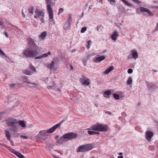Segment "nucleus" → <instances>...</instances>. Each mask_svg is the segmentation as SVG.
Segmentation results:
<instances>
[{
    "label": "nucleus",
    "mask_w": 158,
    "mask_h": 158,
    "mask_svg": "<svg viewBox=\"0 0 158 158\" xmlns=\"http://www.w3.org/2000/svg\"><path fill=\"white\" fill-rule=\"evenodd\" d=\"M27 41L29 48H27L24 50L23 54L26 57L33 58L38 55L37 50H38L39 47L31 38H28Z\"/></svg>",
    "instance_id": "nucleus-1"
},
{
    "label": "nucleus",
    "mask_w": 158,
    "mask_h": 158,
    "mask_svg": "<svg viewBox=\"0 0 158 158\" xmlns=\"http://www.w3.org/2000/svg\"><path fill=\"white\" fill-rule=\"evenodd\" d=\"M77 136L76 133L73 132L69 133L64 135L56 140V142L60 144H62L64 142L70 140L75 138Z\"/></svg>",
    "instance_id": "nucleus-2"
},
{
    "label": "nucleus",
    "mask_w": 158,
    "mask_h": 158,
    "mask_svg": "<svg viewBox=\"0 0 158 158\" xmlns=\"http://www.w3.org/2000/svg\"><path fill=\"white\" fill-rule=\"evenodd\" d=\"M47 4V9L49 17V22L53 21V11L52 7L55 5V3L52 2V0H45Z\"/></svg>",
    "instance_id": "nucleus-3"
},
{
    "label": "nucleus",
    "mask_w": 158,
    "mask_h": 158,
    "mask_svg": "<svg viewBox=\"0 0 158 158\" xmlns=\"http://www.w3.org/2000/svg\"><path fill=\"white\" fill-rule=\"evenodd\" d=\"M108 129L106 125L97 123L91 127L89 130L96 131H106Z\"/></svg>",
    "instance_id": "nucleus-4"
},
{
    "label": "nucleus",
    "mask_w": 158,
    "mask_h": 158,
    "mask_svg": "<svg viewBox=\"0 0 158 158\" xmlns=\"http://www.w3.org/2000/svg\"><path fill=\"white\" fill-rule=\"evenodd\" d=\"M92 148V146L90 144L82 145L78 147L77 151L78 152H85L91 150Z\"/></svg>",
    "instance_id": "nucleus-5"
},
{
    "label": "nucleus",
    "mask_w": 158,
    "mask_h": 158,
    "mask_svg": "<svg viewBox=\"0 0 158 158\" xmlns=\"http://www.w3.org/2000/svg\"><path fill=\"white\" fill-rule=\"evenodd\" d=\"M36 72V69L31 64H29L28 69L25 70L24 73L27 75H32L33 73Z\"/></svg>",
    "instance_id": "nucleus-6"
},
{
    "label": "nucleus",
    "mask_w": 158,
    "mask_h": 158,
    "mask_svg": "<svg viewBox=\"0 0 158 158\" xmlns=\"http://www.w3.org/2000/svg\"><path fill=\"white\" fill-rule=\"evenodd\" d=\"M81 83L83 85L88 86L90 84V80L88 78L86 79L85 76H83L80 80Z\"/></svg>",
    "instance_id": "nucleus-7"
},
{
    "label": "nucleus",
    "mask_w": 158,
    "mask_h": 158,
    "mask_svg": "<svg viewBox=\"0 0 158 158\" xmlns=\"http://www.w3.org/2000/svg\"><path fill=\"white\" fill-rule=\"evenodd\" d=\"M35 12V15L34 16V17L35 18H38L40 17H43L44 16V12L42 10H40L38 9H36Z\"/></svg>",
    "instance_id": "nucleus-8"
},
{
    "label": "nucleus",
    "mask_w": 158,
    "mask_h": 158,
    "mask_svg": "<svg viewBox=\"0 0 158 158\" xmlns=\"http://www.w3.org/2000/svg\"><path fill=\"white\" fill-rule=\"evenodd\" d=\"M6 123L8 125H18V121L15 118H11L6 121Z\"/></svg>",
    "instance_id": "nucleus-9"
},
{
    "label": "nucleus",
    "mask_w": 158,
    "mask_h": 158,
    "mask_svg": "<svg viewBox=\"0 0 158 158\" xmlns=\"http://www.w3.org/2000/svg\"><path fill=\"white\" fill-rule=\"evenodd\" d=\"M140 10L142 12H147L150 16H152L153 15L152 12L147 8L142 6H140Z\"/></svg>",
    "instance_id": "nucleus-10"
},
{
    "label": "nucleus",
    "mask_w": 158,
    "mask_h": 158,
    "mask_svg": "<svg viewBox=\"0 0 158 158\" xmlns=\"http://www.w3.org/2000/svg\"><path fill=\"white\" fill-rule=\"evenodd\" d=\"M47 130H43L40 131L37 135V137L38 138H42L43 137L47 136Z\"/></svg>",
    "instance_id": "nucleus-11"
},
{
    "label": "nucleus",
    "mask_w": 158,
    "mask_h": 158,
    "mask_svg": "<svg viewBox=\"0 0 158 158\" xmlns=\"http://www.w3.org/2000/svg\"><path fill=\"white\" fill-rule=\"evenodd\" d=\"M60 123H57L55 125L53 126L52 128L47 130V133H52L56 129L60 127Z\"/></svg>",
    "instance_id": "nucleus-12"
},
{
    "label": "nucleus",
    "mask_w": 158,
    "mask_h": 158,
    "mask_svg": "<svg viewBox=\"0 0 158 158\" xmlns=\"http://www.w3.org/2000/svg\"><path fill=\"white\" fill-rule=\"evenodd\" d=\"M153 136V133L151 131H148L145 134L146 138L148 141L150 140Z\"/></svg>",
    "instance_id": "nucleus-13"
},
{
    "label": "nucleus",
    "mask_w": 158,
    "mask_h": 158,
    "mask_svg": "<svg viewBox=\"0 0 158 158\" xmlns=\"http://www.w3.org/2000/svg\"><path fill=\"white\" fill-rule=\"evenodd\" d=\"M118 36V35L117 31L115 30L113 32L112 35L111 36V39L113 40H115Z\"/></svg>",
    "instance_id": "nucleus-14"
},
{
    "label": "nucleus",
    "mask_w": 158,
    "mask_h": 158,
    "mask_svg": "<svg viewBox=\"0 0 158 158\" xmlns=\"http://www.w3.org/2000/svg\"><path fill=\"white\" fill-rule=\"evenodd\" d=\"M49 67L51 70H56L57 68V65L54 61H52L51 64L49 65Z\"/></svg>",
    "instance_id": "nucleus-15"
},
{
    "label": "nucleus",
    "mask_w": 158,
    "mask_h": 158,
    "mask_svg": "<svg viewBox=\"0 0 158 158\" xmlns=\"http://www.w3.org/2000/svg\"><path fill=\"white\" fill-rule=\"evenodd\" d=\"M148 89L149 90L153 91L156 88V86L152 83H149L148 85Z\"/></svg>",
    "instance_id": "nucleus-16"
},
{
    "label": "nucleus",
    "mask_w": 158,
    "mask_h": 158,
    "mask_svg": "<svg viewBox=\"0 0 158 158\" xmlns=\"http://www.w3.org/2000/svg\"><path fill=\"white\" fill-rule=\"evenodd\" d=\"M106 57L104 56H100L97 57L95 60V62L96 63L99 62L104 60Z\"/></svg>",
    "instance_id": "nucleus-17"
},
{
    "label": "nucleus",
    "mask_w": 158,
    "mask_h": 158,
    "mask_svg": "<svg viewBox=\"0 0 158 158\" xmlns=\"http://www.w3.org/2000/svg\"><path fill=\"white\" fill-rule=\"evenodd\" d=\"M114 67L113 66L109 67L107 69H106L104 71V74H108L110 72L114 70Z\"/></svg>",
    "instance_id": "nucleus-18"
},
{
    "label": "nucleus",
    "mask_w": 158,
    "mask_h": 158,
    "mask_svg": "<svg viewBox=\"0 0 158 158\" xmlns=\"http://www.w3.org/2000/svg\"><path fill=\"white\" fill-rule=\"evenodd\" d=\"M131 52V55H132V57L135 60L138 57L137 52L135 50H132Z\"/></svg>",
    "instance_id": "nucleus-19"
},
{
    "label": "nucleus",
    "mask_w": 158,
    "mask_h": 158,
    "mask_svg": "<svg viewBox=\"0 0 158 158\" xmlns=\"http://www.w3.org/2000/svg\"><path fill=\"white\" fill-rule=\"evenodd\" d=\"M111 94V92L110 90H108L104 92L103 96L105 98H108L110 97V96Z\"/></svg>",
    "instance_id": "nucleus-20"
},
{
    "label": "nucleus",
    "mask_w": 158,
    "mask_h": 158,
    "mask_svg": "<svg viewBox=\"0 0 158 158\" xmlns=\"http://www.w3.org/2000/svg\"><path fill=\"white\" fill-rule=\"evenodd\" d=\"M17 125L14 126V125H10V130L13 132H15L17 131L18 127L17 126Z\"/></svg>",
    "instance_id": "nucleus-21"
},
{
    "label": "nucleus",
    "mask_w": 158,
    "mask_h": 158,
    "mask_svg": "<svg viewBox=\"0 0 158 158\" xmlns=\"http://www.w3.org/2000/svg\"><path fill=\"white\" fill-rule=\"evenodd\" d=\"M5 136L6 137L7 140H10V131L8 130H6L5 131Z\"/></svg>",
    "instance_id": "nucleus-22"
},
{
    "label": "nucleus",
    "mask_w": 158,
    "mask_h": 158,
    "mask_svg": "<svg viewBox=\"0 0 158 158\" xmlns=\"http://www.w3.org/2000/svg\"><path fill=\"white\" fill-rule=\"evenodd\" d=\"M71 23L66 22L64 24L63 28L65 30H67L69 29L70 27Z\"/></svg>",
    "instance_id": "nucleus-23"
},
{
    "label": "nucleus",
    "mask_w": 158,
    "mask_h": 158,
    "mask_svg": "<svg viewBox=\"0 0 158 158\" xmlns=\"http://www.w3.org/2000/svg\"><path fill=\"white\" fill-rule=\"evenodd\" d=\"M46 32L45 31L43 32L39 36V38L42 40L44 39V38L46 36Z\"/></svg>",
    "instance_id": "nucleus-24"
},
{
    "label": "nucleus",
    "mask_w": 158,
    "mask_h": 158,
    "mask_svg": "<svg viewBox=\"0 0 158 158\" xmlns=\"http://www.w3.org/2000/svg\"><path fill=\"white\" fill-rule=\"evenodd\" d=\"M18 123L23 127H26L25 123L23 120L19 121Z\"/></svg>",
    "instance_id": "nucleus-25"
},
{
    "label": "nucleus",
    "mask_w": 158,
    "mask_h": 158,
    "mask_svg": "<svg viewBox=\"0 0 158 158\" xmlns=\"http://www.w3.org/2000/svg\"><path fill=\"white\" fill-rule=\"evenodd\" d=\"M28 10L29 14L31 15H33L34 8L32 6L30 7L28 9Z\"/></svg>",
    "instance_id": "nucleus-26"
},
{
    "label": "nucleus",
    "mask_w": 158,
    "mask_h": 158,
    "mask_svg": "<svg viewBox=\"0 0 158 158\" xmlns=\"http://www.w3.org/2000/svg\"><path fill=\"white\" fill-rule=\"evenodd\" d=\"M132 80L131 77H130L128 79L127 81V85H130L132 84Z\"/></svg>",
    "instance_id": "nucleus-27"
},
{
    "label": "nucleus",
    "mask_w": 158,
    "mask_h": 158,
    "mask_svg": "<svg viewBox=\"0 0 158 158\" xmlns=\"http://www.w3.org/2000/svg\"><path fill=\"white\" fill-rule=\"evenodd\" d=\"M88 133L90 135H98L99 134V132L93 131H88Z\"/></svg>",
    "instance_id": "nucleus-28"
},
{
    "label": "nucleus",
    "mask_w": 158,
    "mask_h": 158,
    "mask_svg": "<svg viewBox=\"0 0 158 158\" xmlns=\"http://www.w3.org/2000/svg\"><path fill=\"white\" fill-rule=\"evenodd\" d=\"M103 27L102 26L99 25L97 26V31L99 32H101L103 29Z\"/></svg>",
    "instance_id": "nucleus-29"
},
{
    "label": "nucleus",
    "mask_w": 158,
    "mask_h": 158,
    "mask_svg": "<svg viewBox=\"0 0 158 158\" xmlns=\"http://www.w3.org/2000/svg\"><path fill=\"white\" fill-rule=\"evenodd\" d=\"M15 155H16L19 158H24V156L21 153L18 152H16V154Z\"/></svg>",
    "instance_id": "nucleus-30"
},
{
    "label": "nucleus",
    "mask_w": 158,
    "mask_h": 158,
    "mask_svg": "<svg viewBox=\"0 0 158 158\" xmlns=\"http://www.w3.org/2000/svg\"><path fill=\"white\" fill-rule=\"evenodd\" d=\"M113 95L114 98L115 100H118L119 99V97L118 94H116L114 93L113 94Z\"/></svg>",
    "instance_id": "nucleus-31"
},
{
    "label": "nucleus",
    "mask_w": 158,
    "mask_h": 158,
    "mask_svg": "<svg viewBox=\"0 0 158 158\" xmlns=\"http://www.w3.org/2000/svg\"><path fill=\"white\" fill-rule=\"evenodd\" d=\"M51 54V52L48 51L47 53H44L42 55L43 58L47 57L48 55H50Z\"/></svg>",
    "instance_id": "nucleus-32"
},
{
    "label": "nucleus",
    "mask_w": 158,
    "mask_h": 158,
    "mask_svg": "<svg viewBox=\"0 0 158 158\" xmlns=\"http://www.w3.org/2000/svg\"><path fill=\"white\" fill-rule=\"evenodd\" d=\"M73 20L71 16L70 15H69L68 20L66 22L68 23H71L72 22Z\"/></svg>",
    "instance_id": "nucleus-33"
},
{
    "label": "nucleus",
    "mask_w": 158,
    "mask_h": 158,
    "mask_svg": "<svg viewBox=\"0 0 158 158\" xmlns=\"http://www.w3.org/2000/svg\"><path fill=\"white\" fill-rule=\"evenodd\" d=\"M86 30V27H83L81 28V33H84Z\"/></svg>",
    "instance_id": "nucleus-34"
},
{
    "label": "nucleus",
    "mask_w": 158,
    "mask_h": 158,
    "mask_svg": "<svg viewBox=\"0 0 158 158\" xmlns=\"http://www.w3.org/2000/svg\"><path fill=\"white\" fill-rule=\"evenodd\" d=\"M64 11V9L62 8H60L59 10V12H58V14L60 15Z\"/></svg>",
    "instance_id": "nucleus-35"
},
{
    "label": "nucleus",
    "mask_w": 158,
    "mask_h": 158,
    "mask_svg": "<svg viewBox=\"0 0 158 158\" xmlns=\"http://www.w3.org/2000/svg\"><path fill=\"white\" fill-rule=\"evenodd\" d=\"M10 151L11 152L14 153L15 155L16 154V152H17L14 149H12L11 148H10Z\"/></svg>",
    "instance_id": "nucleus-36"
},
{
    "label": "nucleus",
    "mask_w": 158,
    "mask_h": 158,
    "mask_svg": "<svg viewBox=\"0 0 158 158\" xmlns=\"http://www.w3.org/2000/svg\"><path fill=\"white\" fill-rule=\"evenodd\" d=\"M67 118L66 117H64L63 120L60 123H60V125L63 123V122L65 121V120H66Z\"/></svg>",
    "instance_id": "nucleus-37"
},
{
    "label": "nucleus",
    "mask_w": 158,
    "mask_h": 158,
    "mask_svg": "<svg viewBox=\"0 0 158 158\" xmlns=\"http://www.w3.org/2000/svg\"><path fill=\"white\" fill-rule=\"evenodd\" d=\"M43 58L42 55H40L38 56L37 57H35V60L37 59H41V58Z\"/></svg>",
    "instance_id": "nucleus-38"
},
{
    "label": "nucleus",
    "mask_w": 158,
    "mask_h": 158,
    "mask_svg": "<svg viewBox=\"0 0 158 158\" xmlns=\"http://www.w3.org/2000/svg\"><path fill=\"white\" fill-rule=\"evenodd\" d=\"M133 72V70L131 69H129L127 70V72L129 74Z\"/></svg>",
    "instance_id": "nucleus-39"
},
{
    "label": "nucleus",
    "mask_w": 158,
    "mask_h": 158,
    "mask_svg": "<svg viewBox=\"0 0 158 158\" xmlns=\"http://www.w3.org/2000/svg\"><path fill=\"white\" fill-rule=\"evenodd\" d=\"M16 85V84L12 83L10 85V86L11 88H13Z\"/></svg>",
    "instance_id": "nucleus-40"
},
{
    "label": "nucleus",
    "mask_w": 158,
    "mask_h": 158,
    "mask_svg": "<svg viewBox=\"0 0 158 158\" xmlns=\"http://www.w3.org/2000/svg\"><path fill=\"white\" fill-rule=\"evenodd\" d=\"M124 3L127 6H130L131 5L130 3H129V2H127L126 1V2H125Z\"/></svg>",
    "instance_id": "nucleus-41"
},
{
    "label": "nucleus",
    "mask_w": 158,
    "mask_h": 158,
    "mask_svg": "<svg viewBox=\"0 0 158 158\" xmlns=\"http://www.w3.org/2000/svg\"><path fill=\"white\" fill-rule=\"evenodd\" d=\"M49 87L51 89H55V87L54 85L52 86H49Z\"/></svg>",
    "instance_id": "nucleus-42"
},
{
    "label": "nucleus",
    "mask_w": 158,
    "mask_h": 158,
    "mask_svg": "<svg viewBox=\"0 0 158 158\" xmlns=\"http://www.w3.org/2000/svg\"><path fill=\"white\" fill-rule=\"evenodd\" d=\"M155 30L156 31H158V22L157 23L156 27L155 29Z\"/></svg>",
    "instance_id": "nucleus-43"
},
{
    "label": "nucleus",
    "mask_w": 158,
    "mask_h": 158,
    "mask_svg": "<svg viewBox=\"0 0 158 158\" xmlns=\"http://www.w3.org/2000/svg\"><path fill=\"white\" fill-rule=\"evenodd\" d=\"M20 137L23 139H27L28 137L25 136L21 135Z\"/></svg>",
    "instance_id": "nucleus-44"
},
{
    "label": "nucleus",
    "mask_w": 158,
    "mask_h": 158,
    "mask_svg": "<svg viewBox=\"0 0 158 158\" xmlns=\"http://www.w3.org/2000/svg\"><path fill=\"white\" fill-rule=\"evenodd\" d=\"M109 1L111 4L113 5V3H112L115 2V0H108Z\"/></svg>",
    "instance_id": "nucleus-45"
},
{
    "label": "nucleus",
    "mask_w": 158,
    "mask_h": 158,
    "mask_svg": "<svg viewBox=\"0 0 158 158\" xmlns=\"http://www.w3.org/2000/svg\"><path fill=\"white\" fill-rule=\"evenodd\" d=\"M48 78H44V82H45V83H47V82L48 81Z\"/></svg>",
    "instance_id": "nucleus-46"
},
{
    "label": "nucleus",
    "mask_w": 158,
    "mask_h": 158,
    "mask_svg": "<svg viewBox=\"0 0 158 158\" xmlns=\"http://www.w3.org/2000/svg\"><path fill=\"white\" fill-rule=\"evenodd\" d=\"M4 34L6 37H7V38L9 37V35L6 32H4Z\"/></svg>",
    "instance_id": "nucleus-47"
},
{
    "label": "nucleus",
    "mask_w": 158,
    "mask_h": 158,
    "mask_svg": "<svg viewBox=\"0 0 158 158\" xmlns=\"http://www.w3.org/2000/svg\"><path fill=\"white\" fill-rule=\"evenodd\" d=\"M9 140L10 141V142L11 143L12 145L13 146H14V143L13 141H12L10 139V140Z\"/></svg>",
    "instance_id": "nucleus-48"
},
{
    "label": "nucleus",
    "mask_w": 158,
    "mask_h": 158,
    "mask_svg": "<svg viewBox=\"0 0 158 158\" xmlns=\"http://www.w3.org/2000/svg\"><path fill=\"white\" fill-rule=\"evenodd\" d=\"M92 41L91 40H89L87 42L88 45H90V44L91 43Z\"/></svg>",
    "instance_id": "nucleus-49"
},
{
    "label": "nucleus",
    "mask_w": 158,
    "mask_h": 158,
    "mask_svg": "<svg viewBox=\"0 0 158 158\" xmlns=\"http://www.w3.org/2000/svg\"><path fill=\"white\" fill-rule=\"evenodd\" d=\"M22 15L23 16V17H25V15L24 14V13H23V9H22Z\"/></svg>",
    "instance_id": "nucleus-50"
},
{
    "label": "nucleus",
    "mask_w": 158,
    "mask_h": 158,
    "mask_svg": "<svg viewBox=\"0 0 158 158\" xmlns=\"http://www.w3.org/2000/svg\"><path fill=\"white\" fill-rule=\"evenodd\" d=\"M131 0L132 1L134 2H136L137 3H139V1L138 0Z\"/></svg>",
    "instance_id": "nucleus-51"
},
{
    "label": "nucleus",
    "mask_w": 158,
    "mask_h": 158,
    "mask_svg": "<svg viewBox=\"0 0 158 158\" xmlns=\"http://www.w3.org/2000/svg\"><path fill=\"white\" fill-rule=\"evenodd\" d=\"M27 83L29 84H33V85H36V84L34 82V83H30L29 82H27Z\"/></svg>",
    "instance_id": "nucleus-52"
},
{
    "label": "nucleus",
    "mask_w": 158,
    "mask_h": 158,
    "mask_svg": "<svg viewBox=\"0 0 158 158\" xmlns=\"http://www.w3.org/2000/svg\"><path fill=\"white\" fill-rule=\"evenodd\" d=\"M3 23L0 20V25L2 26L3 25Z\"/></svg>",
    "instance_id": "nucleus-53"
},
{
    "label": "nucleus",
    "mask_w": 158,
    "mask_h": 158,
    "mask_svg": "<svg viewBox=\"0 0 158 158\" xmlns=\"http://www.w3.org/2000/svg\"><path fill=\"white\" fill-rule=\"evenodd\" d=\"M123 156H118V158H123Z\"/></svg>",
    "instance_id": "nucleus-54"
},
{
    "label": "nucleus",
    "mask_w": 158,
    "mask_h": 158,
    "mask_svg": "<svg viewBox=\"0 0 158 158\" xmlns=\"http://www.w3.org/2000/svg\"><path fill=\"white\" fill-rule=\"evenodd\" d=\"M42 18H41V20H40V21H41V23H42L44 22V20L43 19V17H42Z\"/></svg>",
    "instance_id": "nucleus-55"
},
{
    "label": "nucleus",
    "mask_w": 158,
    "mask_h": 158,
    "mask_svg": "<svg viewBox=\"0 0 158 158\" xmlns=\"http://www.w3.org/2000/svg\"><path fill=\"white\" fill-rule=\"evenodd\" d=\"M93 6V5H90L89 6V9H91V8H92V6Z\"/></svg>",
    "instance_id": "nucleus-56"
},
{
    "label": "nucleus",
    "mask_w": 158,
    "mask_h": 158,
    "mask_svg": "<svg viewBox=\"0 0 158 158\" xmlns=\"http://www.w3.org/2000/svg\"><path fill=\"white\" fill-rule=\"evenodd\" d=\"M57 91H59L60 92H61V90L60 88H57Z\"/></svg>",
    "instance_id": "nucleus-57"
},
{
    "label": "nucleus",
    "mask_w": 158,
    "mask_h": 158,
    "mask_svg": "<svg viewBox=\"0 0 158 158\" xmlns=\"http://www.w3.org/2000/svg\"><path fill=\"white\" fill-rule=\"evenodd\" d=\"M90 47V45H88L87 47V48L88 49H89V48Z\"/></svg>",
    "instance_id": "nucleus-58"
},
{
    "label": "nucleus",
    "mask_w": 158,
    "mask_h": 158,
    "mask_svg": "<svg viewBox=\"0 0 158 158\" xmlns=\"http://www.w3.org/2000/svg\"><path fill=\"white\" fill-rule=\"evenodd\" d=\"M123 154V153L122 152H120L118 153L119 155H121Z\"/></svg>",
    "instance_id": "nucleus-59"
},
{
    "label": "nucleus",
    "mask_w": 158,
    "mask_h": 158,
    "mask_svg": "<svg viewBox=\"0 0 158 158\" xmlns=\"http://www.w3.org/2000/svg\"><path fill=\"white\" fill-rule=\"evenodd\" d=\"M121 1H122L124 3H125V2H126V0H120Z\"/></svg>",
    "instance_id": "nucleus-60"
},
{
    "label": "nucleus",
    "mask_w": 158,
    "mask_h": 158,
    "mask_svg": "<svg viewBox=\"0 0 158 158\" xmlns=\"http://www.w3.org/2000/svg\"><path fill=\"white\" fill-rule=\"evenodd\" d=\"M108 114H111V113L110 112H109V111H107L106 112Z\"/></svg>",
    "instance_id": "nucleus-61"
},
{
    "label": "nucleus",
    "mask_w": 158,
    "mask_h": 158,
    "mask_svg": "<svg viewBox=\"0 0 158 158\" xmlns=\"http://www.w3.org/2000/svg\"><path fill=\"white\" fill-rule=\"evenodd\" d=\"M83 16V13H82V15H81V17H82Z\"/></svg>",
    "instance_id": "nucleus-62"
},
{
    "label": "nucleus",
    "mask_w": 158,
    "mask_h": 158,
    "mask_svg": "<svg viewBox=\"0 0 158 158\" xmlns=\"http://www.w3.org/2000/svg\"><path fill=\"white\" fill-rule=\"evenodd\" d=\"M92 158H95L93 156V157H92Z\"/></svg>",
    "instance_id": "nucleus-63"
},
{
    "label": "nucleus",
    "mask_w": 158,
    "mask_h": 158,
    "mask_svg": "<svg viewBox=\"0 0 158 158\" xmlns=\"http://www.w3.org/2000/svg\"><path fill=\"white\" fill-rule=\"evenodd\" d=\"M56 138H58V136H56Z\"/></svg>",
    "instance_id": "nucleus-64"
}]
</instances>
